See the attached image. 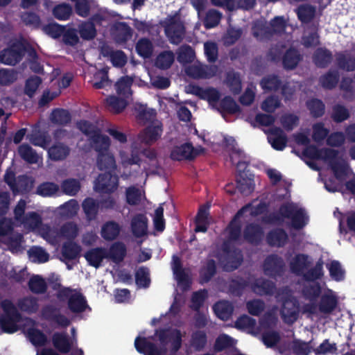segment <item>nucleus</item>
Segmentation results:
<instances>
[{"mask_svg":"<svg viewBox=\"0 0 355 355\" xmlns=\"http://www.w3.org/2000/svg\"><path fill=\"white\" fill-rule=\"evenodd\" d=\"M323 275L322 264L317 263L313 270L306 275L307 281L304 294L310 300L311 304H306L305 311L311 313H315L318 311L322 313L331 312L336 305V300L334 294L330 290L325 289L311 279H318Z\"/></svg>","mask_w":355,"mask_h":355,"instance_id":"f257e3e1","label":"nucleus"},{"mask_svg":"<svg viewBox=\"0 0 355 355\" xmlns=\"http://www.w3.org/2000/svg\"><path fill=\"white\" fill-rule=\"evenodd\" d=\"M1 310L0 326L4 332L12 334L24 328L34 345L42 346L47 343L48 338L42 331L34 327H28L33 324V322L28 318L23 319L10 301L6 300L1 302Z\"/></svg>","mask_w":355,"mask_h":355,"instance_id":"f03ea898","label":"nucleus"},{"mask_svg":"<svg viewBox=\"0 0 355 355\" xmlns=\"http://www.w3.org/2000/svg\"><path fill=\"white\" fill-rule=\"evenodd\" d=\"M182 333L170 328L157 331L151 339L137 338L135 345L137 350L145 355H164L167 349L176 352L181 346Z\"/></svg>","mask_w":355,"mask_h":355,"instance_id":"7ed1b4c3","label":"nucleus"},{"mask_svg":"<svg viewBox=\"0 0 355 355\" xmlns=\"http://www.w3.org/2000/svg\"><path fill=\"white\" fill-rule=\"evenodd\" d=\"M26 205L25 200H20L15 207L14 218L17 225L27 232L38 233L49 243H55L58 237L55 231L47 225H44L42 217L35 211L25 214Z\"/></svg>","mask_w":355,"mask_h":355,"instance_id":"20e7f679","label":"nucleus"},{"mask_svg":"<svg viewBox=\"0 0 355 355\" xmlns=\"http://www.w3.org/2000/svg\"><path fill=\"white\" fill-rule=\"evenodd\" d=\"M78 127L89 137L92 146L98 152V166L100 169L114 168L115 167L114 157L107 151L110 146L109 138L99 134L94 125L85 121H80Z\"/></svg>","mask_w":355,"mask_h":355,"instance_id":"39448f33","label":"nucleus"},{"mask_svg":"<svg viewBox=\"0 0 355 355\" xmlns=\"http://www.w3.org/2000/svg\"><path fill=\"white\" fill-rule=\"evenodd\" d=\"M304 153L313 159H321L327 162L331 166L336 178L339 180H341L349 171L347 162L332 150L324 149L318 150L314 147H309L305 150Z\"/></svg>","mask_w":355,"mask_h":355,"instance_id":"423d86ee","label":"nucleus"},{"mask_svg":"<svg viewBox=\"0 0 355 355\" xmlns=\"http://www.w3.org/2000/svg\"><path fill=\"white\" fill-rule=\"evenodd\" d=\"M264 208L262 204L259 203L256 205H247L239 211L227 230L230 239L234 241L239 238L240 234L239 223L245 220L250 216H257L261 214L264 210Z\"/></svg>","mask_w":355,"mask_h":355,"instance_id":"0eeeda50","label":"nucleus"},{"mask_svg":"<svg viewBox=\"0 0 355 355\" xmlns=\"http://www.w3.org/2000/svg\"><path fill=\"white\" fill-rule=\"evenodd\" d=\"M60 288L58 297L62 300H68V307L73 313H79L85 311L87 308L86 301L83 295L78 290H72L69 288H61L60 284L56 283L54 288Z\"/></svg>","mask_w":355,"mask_h":355,"instance_id":"6e6552de","label":"nucleus"},{"mask_svg":"<svg viewBox=\"0 0 355 355\" xmlns=\"http://www.w3.org/2000/svg\"><path fill=\"white\" fill-rule=\"evenodd\" d=\"M277 317L273 314L265 315L260 321L258 334H262V340L268 347H272L277 343L279 335L272 329L277 322Z\"/></svg>","mask_w":355,"mask_h":355,"instance_id":"1a4fd4ad","label":"nucleus"},{"mask_svg":"<svg viewBox=\"0 0 355 355\" xmlns=\"http://www.w3.org/2000/svg\"><path fill=\"white\" fill-rule=\"evenodd\" d=\"M280 214L282 217L291 220V225L295 229L302 228L308 222V217L305 211L293 203H288L282 206L280 209Z\"/></svg>","mask_w":355,"mask_h":355,"instance_id":"9d476101","label":"nucleus"},{"mask_svg":"<svg viewBox=\"0 0 355 355\" xmlns=\"http://www.w3.org/2000/svg\"><path fill=\"white\" fill-rule=\"evenodd\" d=\"M277 298L283 301L281 315L283 320L288 324L294 322L297 318L298 306L295 299L291 297L287 290L279 293Z\"/></svg>","mask_w":355,"mask_h":355,"instance_id":"9b49d317","label":"nucleus"},{"mask_svg":"<svg viewBox=\"0 0 355 355\" xmlns=\"http://www.w3.org/2000/svg\"><path fill=\"white\" fill-rule=\"evenodd\" d=\"M12 230V223L10 219L3 218L0 220V243H6L8 248L12 251L17 252L20 247L22 236L19 234L15 240L6 238Z\"/></svg>","mask_w":355,"mask_h":355,"instance_id":"f8f14e48","label":"nucleus"},{"mask_svg":"<svg viewBox=\"0 0 355 355\" xmlns=\"http://www.w3.org/2000/svg\"><path fill=\"white\" fill-rule=\"evenodd\" d=\"M165 32L172 43L178 44L184 37V28L180 19L173 17L166 21Z\"/></svg>","mask_w":355,"mask_h":355,"instance_id":"ddd939ff","label":"nucleus"},{"mask_svg":"<svg viewBox=\"0 0 355 355\" xmlns=\"http://www.w3.org/2000/svg\"><path fill=\"white\" fill-rule=\"evenodd\" d=\"M192 93L201 99L207 101L213 108L217 109L218 107L220 102L219 101L220 95L216 89L213 87L202 88L195 87L192 89Z\"/></svg>","mask_w":355,"mask_h":355,"instance_id":"4468645a","label":"nucleus"},{"mask_svg":"<svg viewBox=\"0 0 355 355\" xmlns=\"http://www.w3.org/2000/svg\"><path fill=\"white\" fill-rule=\"evenodd\" d=\"M118 179L116 176L112 175L110 173H105L100 175L97 178L94 188L98 191L111 192L116 189Z\"/></svg>","mask_w":355,"mask_h":355,"instance_id":"2eb2a0df","label":"nucleus"},{"mask_svg":"<svg viewBox=\"0 0 355 355\" xmlns=\"http://www.w3.org/2000/svg\"><path fill=\"white\" fill-rule=\"evenodd\" d=\"M201 151V148H193L191 144H184L175 146L171 151V157L172 159L176 160L191 159L200 154Z\"/></svg>","mask_w":355,"mask_h":355,"instance_id":"dca6fc26","label":"nucleus"},{"mask_svg":"<svg viewBox=\"0 0 355 355\" xmlns=\"http://www.w3.org/2000/svg\"><path fill=\"white\" fill-rule=\"evenodd\" d=\"M162 128L160 121H153L140 135L141 141L150 144L157 141L162 135Z\"/></svg>","mask_w":355,"mask_h":355,"instance_id":"f3484780","label":"nucleus"},{"mask_svg":"<svg viewBox=\"0 0 355 355\" xmlns=\"http://www.w3.org/2000/svg\"><path fill=\"white\" fill-rule=\"evenodd\" d=\"M42 315L44 318L53 321L62 327H67L69 324V320L64 315L60 313L59 311L53 305H48L43 308Z\"/></svg>","mask_w":355,"mask_h":355,"instance_id":"a211bd4d","label":"nucleus"},{"mask_svg":"<svg viewBox=\"0 0 355 355\" xmlns=\"http://www.w3.org/2000/svg\"><path fill=\"white\" fill-rule=\"evenodd\" d=\"M128 101V99L121 96L111 95L105 100V105L110 112L118 114L126 107Z\"/></svg>","mask_w":355,"mask_h":355,"instance_id":"6ab92c4d","label":"nucleus"},{"mask_svg":"<svg viewBox=\"0 0 355 355\" xmlns=\"http://www.w3.org/2000/svg\"><path fill=\"white\" fill-rule=\"evenodd\" d=\"M172 269L179 286L186 289L189 286V277L187 272L181 268L180 261L178 257H173Z\"/></svg>","mask_w":355,"mask_h":355,"instance_id":"aec40b11","label":"nucleus"},{"mask_svg":"<svg viewBox=\"0 0 355 355\" xmlns=\"http://www.w3.org/2000/svg\"><path fill=\"white\" fill-rule=\"evenodd\" d=\"M21 44L15 45L11 49L5 50L0 55V61L6 64L14 65L21 60Z\"/></svg>","mask_w":355,"mask_h":355,"instance_id":"412c9836","label":"nucleus"},{"mask_svg":"<svg viewBox=\"0 0 355 355\" xmlns=\"http://www.w3.org/2000/svg\"><path fill=\"white\" fill-rule=\"evenodd\" d=\"M268 139L273 148L282 150L286 144V137L279 128L271 129L268 132Z\"/></svg>","mask_w":355,"mask_h":355,"instance_id":"4be33fe9","label":"nucleus"},{"mask_svg":"<svg viewBox=\"0 0 355 355\" xmlns=\"http://www.w3.org/2000/svg\"><path fill=\"white\" fill-rule=\"evenodd\" d=\"M70 153V148L62 143H55L48 148L49 157L55 161L65 159Z\"/></svg>","mask_w":355,"mask_h":355,"instance_id":"5701e85b","label":"nucleus"},{"mask_svg":"<svg viewBox=\"0 0 355 355\" xmlns=\"http://www.w3.org/2000/svg\"><path fill=\"white\" fill-rule=\"evenodd\" d=\"M147 218L145 216L138 214L132 219L131 229L135 236H144L147 232Z\"/></svg>","mask_w":355,"mask_h":355,"instance_id":"b1692460","label":"nucleus"},{"mask_svg":"<svg viewBox=\"0 0 355 355\" xmlns=\"http://www.w3.org/2000/svg\"><path fill=\"white\" fill-rule=\"evenodd\" d=\"M119 158L121 164L127 168L129 166H136L139 162L138 150L133 149H121L119 150Z\"/></svg>","mask_w":355,"mask_h":355,"instance_id":"393cba45","label":"nucleus"},{"mask_svg":"<svg viewBox=\"0 0 355 355\" xmlns=\"http://www.w3.org/2000/svg\"><path fill=\"white\" fill-rule=\"evenodd\" d=\"M18 153L24 161L30 164H37L42 159V157L27 144L21 145L18 148Z\"/></svg>","mask_w":355,"mask_h":355,"instance_id":"a878e982","label":"nucleus"},{"mask_svg":"<svg viewBox=\"0 0 355 355\" xmlns=\"http://www.w3.org/2000/svg\"><path fill=\"white\" fill-rule=\"evenodd\" d=\"M225 140L226 144L232 148V153L230 155L232 162L236 164L237 167L245 168V162H243L241 160L245 157V155L239 148L236 147L235 140L231 137H225Z\"/></svg>","mask_w":355,"mask_h":355,"instance_id":"bb28decb","label":"nucleus"},{"mask_svg":"<svg viewBox=\"0 0 355 355\" xmlns=\"http://www.w3.org/2000/svg\"><path fill=\"white\" fill-rule=\"evenodd\" d=\"M132 80L128 76L121 78L114 85L116 94L129 100L132 92L130 86Z\"/></svg>","mask_w":355,"mask_h":355,"instance_id":"cd10ccee","label":"nucleus"},{"mask_svg":"<svg viewBox=\"0 0 355 355\" xmlns=\"http://www.w3.org/2000/svg\"><path fill=\"white\" fill-rule=\"evenodd\" d=\"M85 257L90 265L97 268L100 266L103 259L108 257V254L103 249L96 248L87 252Z\"/></svg>","mask_w":355,"mask_h":355,"instance_id":"c85d7f7f","label":"nucleus"},{"mask_svg":"<svg viewBox=\"0 0 355 355\" xmlns=\"http://www.w3.org/2000/svg\"><path fill=\"white\" fill-rule=\"evenodd\" d=\"M54 347L60 353H67L71 349V344L65 334L55 333L52 336Z\"/></svg>","mask_w":355,"mask_h":355,"instance_id":"c756f323","label":"nucleus"},{"mask_svg":"<svg viewBox=\"0 0 355 355\" xmlns=\"http://www.w3.org/2000/svg\"><path fill=\"white\" fill-rule=\"evenodd\" d=\"M55 232V234L58 235L57 240L55 243L53 244L57 243L58 241H60L61 239H74L78 233V228L77 225L72 223H69L66 225H64L60 232H58L55 229L52 228Z\"/></svg>","mask_w":355,"mask_h":355,"instance_id":"7c9ffc66","label":"nucleus"},{"mask_svg":"<svg viewBox=\"0 0 355 355\" xmlns=\"http://www.w3.org/2000/svg\"><path fill=\"white\" fill-rule=\"evenodd\" d=\"M254 320L248 315L240 317L235 323L236 328L257 336L259 327L254 328Z\"/></svg>","mask_w":355,"mask_h":355,"instance_id":"2f4dec72","label":"nucleus"},{"mask_svg":"<svg viewBox=\"0 0 355 355\" xmlns=\"http://www.w3.org/2000/svg\"><path fill=\"white\" fill-rule=\"evenodd\" d=\"M214 311L218 318L223 320H226L232 315L233 307L228 302L220 301L214 306Z\"/></svg>","mask_w":355,"mask_h":355,"instance_id":"473e14b6","label":"nucleus"},{"mask_svg":"<svg viewBox=\"0 0 355 355\" xmlns=\"http://www.w3.org/2000/svg\"><path fill=\"white\" fill-rule=\"evenodd\" d=\"M309 263L308 257L304 254H298L291 261V270L296 274H304Z\"/></svg>","mask_w":355,"mask_h":355,"instance_id":"72a5a7b5","label":"nucleus"},{"mask_svg":"<svg viewBox=\"0 0 355 355\" xmlns=\"http://www.w3.org/2000/svg\"><path fill=\"white\" fill-rule=\"evenodd\" d=\"M145 199L142 189L131 187L126 190V201L129 205H135L141 203Z\"/></svg>","mask_w":355,"mask_h":355,"instance_id":"f704fd0d","label":"nucleus"},{"mask_svg":"<svg viewBox=\"0 0 355 355\" xmlns=\"http://www.w3.org/2000/svg\"><path fill=\"white\" fill-rule=\"evenodd\" d=\"M120 232L119 225L114 222L105 223L101 229V235L106 240H113L117 237Z\"/></svg>","mask_w":355,"mask_h":355,"instance_id":"c9c22d12","label":"nucleus"},{"mask_svg":"<svg viewBox=\"0 0 355 355\" xmlns=\"http://www.w3.org/2000/svg\"><path fill=\"white\" fill-rule=\"evenodd\" d=\"M92 84L96 89L105 88L110 85L107 78V71L106 69H102L94 74L91 80Z\"/></svg>","mask_w":355,"mask_h":355,"instance_id":"e433bc0d","label":"nucleus"},{"mask_svg":"<svg viewBox=\"0 0 355 355\" xmlns=\"http://www.w3.org/2000/svg\"><path fill=\"white\" fill-rule=\"evenodd\" d=\"M282 262L275 257H268L264 263V272L267 275L275 276L280 270Z\"/></svg>","mask_w":355,"mask_h":355,"instance_id":"4c0bfd02","label":"nucleus"},{"mask_svg":"<svg viewBox=\"0 0 355 355\" xmlns=\"http://www.w3.org/2000/svg\"><path fill=\"white\" fill-rule=\"evenodd\" d=\"M113 35L118 42H124L131 37V29L123 23L116 25Z\"/></svg>","mask_w":355,"mask_h":355,"instance_id":"58836bf2","label":"nucleus"},{"mask_svg":"<svg viewBox=\"0 0 355 355\" xmlns=\"http://www.w3.org/2000/svg\"><path fill=\"white\" fill-rule=\"evenodd\" d=\"M174 62V54L171 51L161 53L156 58L155 65L162 69L169 68Z\"/></svg>","mask_w":355,"mask_h":355,"instance_id":"ea45409f","label":"nucleus"},{"mask_svg":"<svg viewBox=\"0 0 355 355\" xmlns=\"http://www.w3.org/2000/svg\"><path fill=\"white\" fill-rule=\"evenodd\" d=\"M244 237L249 242L256 243L262 239L263 229L258 226H248L244 233Z\"/></svg>","mask_w":355,"mask_h":355,"instance_id":"a19ab883","label":"nucleus"},{"mask_svg":"<svg viewBox=\"0 0 355 355\" xmlns=\"http://www.w3.org/2000/svg\"><path fill=\"white\" fill-rule=\"evenodd\" d=\"M216 110L223 114L224 113L234 114L239 111V106L230 97H225L220 102Z\"/></svg>","mask_w":355,"mask_h":355,"instance_id":"79ce46f5","label":"nucleus"},{"mask_svg":"<svg viewBox=\"0 0 355 355\" xmlns=\"http://www.w3.org/2000/svg\"><path fill=\"white\" fill-rule=\"evenodd\" d=\"M75 2V9L76 13L83 17L88 15L89 10L95 6L92 0H71Z\"/></svg>","mask_w":355,"mask_h":355,"instance_id":"37998d69","label":"nucleus"},{"mask_svg":"<svg viewBox=\"0 0 355 355\" xmlns=\"http://www.w3.org/2000/svg\"><path fill=\"white\" fill-rule=\"evenodd\" d=\"M29 259L35 263H44L49 260V254L40 247H33L28 252Z\"/></svg>","mask_w":355,"mask_h":355,"instance_id":"c03bdc74","label":"nucleus"},{"mask_svg":"<svg viewBox=\"0 0 355 355\" xmlns=\"http://www.w3.org/2000/svg\"><path fill=\"white\" fill-rule=\"evenodd\" d=\"M195 58L193 50L188 46H181L178 52V60L182 64L192 62Z\"/></svg>","mask_w":355,"mask_h":355,"instance_id":"a18cd8bd","label":"nucleus"},{"mask_svg":"<svg viewBox=\"0 0 355 355\" xmlns=\"http://www.w3.org/2000/svg\"><path fill=\"white\" fill-rule=\"evenodd\" d=\"M79 209V206L76 200H70L60 207V214L66 217L75 216Z\"/></svg>","mask_w":355,"mask_h":355,"instance_id":"49530a36","label":"nucleus"},{"mask_svg":"<svg viewBox=\"0 0 355 355\" xmlns=\"http://www.w3.org/2000/svg\"><path fill=\"white\" fill-rule=\"evenodd\" d=\"M99 205L95 202L92 198H87L83 203V210L87 217L91 220L95 218Z\"/></svg>","mask_w":355,"mask_h":355,"instance_id":"de8ad7c7","label":"nucleus"},{"mask_svg":"<svg viewBox=\"0 0 355 355\" xmlns=\"http://www.w3.org/2000/svg\"><path fill=\"white\" fill-rule=\"evenodd\" d=\"M273 288V284L270 282H266L263 279H257L252 285L253 291L260 295L270 294Z\"/></svg>","mask_w":355,"mask_h":355,"instance_id":"09e8293b","label":"nucleus"},{"mask_svg":"<svg viewBox=\"0 0 355 355\" xmlns=\"http://www.w3.org/2000/svg\"><path fill=\"white\" fill-rule=\"evenodd\" d=\"M30 289L35 293H42L46 291V284L39 275H35L29 281Z\"/></svg>","mask_w":355,"mask_h":355,"instance_id":"8fccbe9b","label":"nucleus"},{"mask_svg":"<svg viewBox=\"0 0 355 355\" xmlns=\"http://www.w3.org/2000/svg\"><path fill=\"white\" fill-rule=\"evenodd\" d=\"M287 236L282 230H278L270 233L268 236V241L270 245L280 246L286 241Z\"/></svg>","mask_w":355,"mask_h":355,"instance_id":"3c124183","label":"nucleus"},{"mask_svg":"<svg viewBox=\"0 0 355 355\" xmlns=\"http://www.w3.org/2000/svg\"><path fill=\"white\" fill-rule=\"evenodd\" d=\"M237 187L241 193L248 195L254 189V182L251 178H245L241 174L237 179Z\"/></svg>","mask_w":355,"mask_h":355,"instance_id":"603ef678","label":"nucleus"},{"mask_svg":"<svg viewBox=\"0 0 355 355\" xmlns=\"http://www.w3.org/2000/svg\"><path fill=\"white\" fill-rule=\"evenodd\" d=\"M72 12L71 7L66 3H62L54 8L53 13L55 17L59 20L67 19Z\"/></svg>","mask_w":355,"mask_h":355,"instance_id":"864d4df0","label":"nucleus"},{"mask_svg":"<svg viewBox=\"0 0 355 355\" xmlns=\"http://www.w3.org/2000/svg\"><path fill=\"white\" fill-rule=\"evenodd\" d=\"M331 277L336 280L340 281L344 277V270H343L339 262L331 261L327 265Z\"/></svg>","mask_w":355,"mask_h":355,"instance_id":"5fc2aeb1","label":"nucleus"},{"mask_svg":"<svg viewBox=\"0 0 355 355\" xmlns=\"http://www.w3.org/2000/svg\"><path fill=\"white\" fill-rule=\"evenodd\" d=\"M80 252V246L72 242L65 243L62 248V254L68 259H75L78 257Z\"/></svg>","mask_w":355,"mask_h":355,"instance_id":"6e6d98bb","label":"nucleus"},{"mask_svg":"<svg viewBox=\"0 0 355 355\" xmlns=\"http://www.w3.org/2000/svg\"><path fill=\"white\" fill-rule=\"evenodd\" d=\"M300 55L293 49L289 50L286 53L283 63L286 68L293 69L300 61Z\"/></svg>","mask_w":355,"mask_h":355,"instance_id":"4d7b16f0","label":"nucleus"},{"mask_svg":"<svg viewBox=\"0 0 355 355\" xmlns=\"http://www.w3.org/2000/svg\"><path fill=\"white\" fill-rule=\"evenodd\" d=\"M136 49L138 53L144 58L149 57L153 52V45L146 39L140 40L137 44Z\"/></svg>","mask_w":355,"mask_h":355,"instance_id":"13d9d810","label":"nucleus"},{"mask_svg":"<svg viewBox=\"0 0 355 355\" xmlns=\"http://www.w3.org/2000/svg\"><path fill=\"white\" fill-rule=\"evenodd\" d=\"M80 189V182L76 180L71 179L63 182L62 189L64 193L69 196H74Z\"/></svg>","mask_w":355,"mask_h":355,"instance_id":"bf43d9fd","label":"nucleus"},{"mask_svg":"<svg viewBox=\"0 0 355 355\" xmlns=\"http://www.w3.org/2000/svg\"><path fill=\"white\" fill-rule=\"evenodd\" d=\"M21 311L27 313H34L38 309L37 300L34 297H26L19 302Z\"/></svg>","mask_w":355,"mask_h":355,"instance_id":"052dcab7","label":"nucleus"},{"mask_svg":"<svg viewBox=\"0 0 355 355\" xmlns=\"http://www.w3.org/2000/svg\"><path fill=\"white\" fill-rule=\"evenodd\" d=\"M42 80L37 76L31 77L26 80L25 85V93L28 96H33L41 85Z\"/></svg>","mask_w":355,"mask_h":355,"instance_id":"680f3d73","label":"nucleus"},{"mask_svg":"<svg viewBox=\"0 0 355 355\" xmlns=\"http://www.w3.org/2000/svg\"><path fill=\"white\" fill-rule=\"evenodd\" d=\"M331 56L329 52L323 49L317 50L314 55L315 63L320 67H324L331 61Z\"/></svg>","mask_w":355,"mask_h":355,"instance_id":"e2e57ef3","label":"nucleus"},{"mask_svg":"<svg viewBox=\"0 0 355 355\" xmlns=\"http://www.w3.org/2000/svg\"><path fill=\"white\" fill-rule=\"evenodd\" d=\"M315 9L310 6H302L297 10L299 19L304 22L309 21L315 15Z\"/></svg>","mask_w":355,"mask_h":355,"instance_id":"0e129e2a","label":"nucleus"},{"mask_svg":"<svg viewBox=\"0 0 355 355\" xmlns=\"http://www.w3.org/2000/svg\"><path fill=\"white\" fill-rule=\"evenodd\" d=\"M125 251V249L123 244L119 243H115L112 246L109 253L107 252L108 257L112 258L116 261H120L123 259Z\"/></svg>","mask_w":355,"mask_h":355,"instance_id":"69168bd1","label":"nucleus"},{"mask_svg":"<svg viewBox=\"0 0 355 355\" xmlns=\"http://www.w3.org/2000/svg\"><path fill=\"white\" fill-rule=\"evenodd\" d=\"M51 121L58 124H64L70 121V116L67 111L55 110L51 114Z\"/></svg>","mask_w":355,"mask_h":355,"instance_id":"338daca9","label":"nucleus"},{"mask_svg":"<svg viewBox=\"0 0 355 355\" xmlns=\"http://www.w3.org/2000/svg\"><path fill=\"white\" fill-rule=\"evenodd\" d=\"M45 33L53 38H58L64 34V27L58 24H50L43 28Z\"/></svg>","mask_w":355,"mask_h":355,"instance_id":"774afa93","label":"nucleus"}]
</instances>
